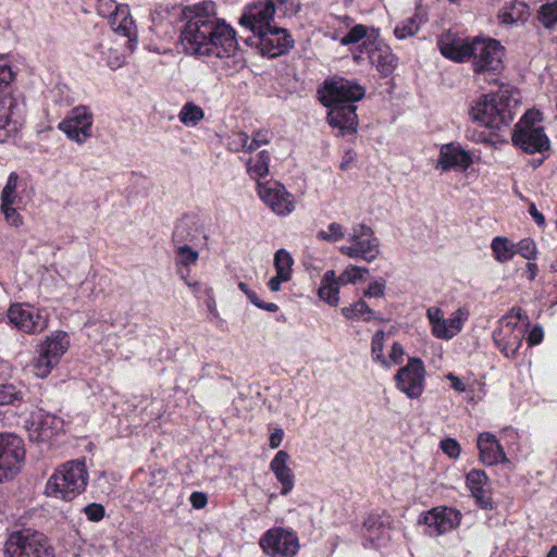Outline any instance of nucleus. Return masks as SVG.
<instances>
[{
  "label": "nucleus",
  "instance_id": "nucleus-27",
  "mask_svg": "<svg viewBox=\"0 0 557 557\" xmlns=\"http://www.w3.org/2000/svg\"><path fill=\"white\" fill-rule=\"evenodd\" d=\"M530 15V7L525 1L511 0L499 9L497 20L504 26H518L525 24Z\"/></svg>",
  "mask_w": 557,
  "mask_h": 557
},
{
  "label": "nucleus",
  "instance_id": "nucleus-32",
  "mask_svg": "<svg viewBox=\"0 0 557 557\" xmlns=\"http://www.w3.org/2000/svg\"><path fill=\"white\" fill-rule=\"evenodd\" d=\"M270 153L267 150H262L257 154L250 157L246 163L248 175L260 182L262 177H265L269 174V165H270Z\"/></svg>",
  "mask_w": 557,
  "mask_h": 557
},
{
  "label": "nucleus",
  "instance_id": "nucleus-23",
  "mask_svg": "<svg viewBox=\"0 0 557 557\" xmlns=\"http://www.w3.org/2000/svg\"><path fill=\"white\" fill-rule=\"evenodd\" d=\"M327 107L330 108L327 113V122L333 128H337L342 135L351 134L357 131V107L354 103H333Z\"/></svg>",
  "mask_w": 557,
  "mask_h": 557
},
{
  "label": "nucleus",
  "instance_id": "nucleus-7",
  "mask_svg": "<svg viewBox=\"0 0 557 557\" xmlns=\"http://www.w3.org/2000/svg\"><path fill=\"white\" fill-rule=\"evenodd\" d=\"M541 120L540 112L528 111L516 125L512 141L528 153L544 152L549 149V139L542 126H536Z\"/></svg>",
  "mask_w": 557,
  "mask_h": 557
},
{
  "label": "nucleus",
  "instance_id": "nucleus-8",
  "mask_svg": "<svg viewBox=\"0 0 557 557\" xmlns=\"http://www.w3.org/2000/svg\"><path fill=\"white\" fill-rule=\"evenodd\" d=\"M348 240L350 245L342 246L339 251L349 258L372 262L381 252L380 239L374 235L373 230L366 224L355 226Z\"/></svg>",
  "mask_w": 557,
  "mask_h": 557
},
{
  "label": "nucleus",
  "instance_id": "nucleus-49",
  "mask_svg": "<svg viewBox=\"0 0 557 557\" xmlns=\"http://www.w3.org/2000/svg\"><path fill=\"white\" fill-rule=\"evenodd\" d=\"M46 346V348H67L70 346V336L64 331H54L47 337Z\"/></svg>",
  "mask_w": 557,
  "mask_h": 557
},
{
  "label": "nucleus",
  "instance_id": "nucleus-62",
  "mask_svg": "<svg viewBox=\"0 0 557 557\" xmlns=\"http://www.w3.org/2000/svg\"><path fill=\"white\" fill-rule=\"evenodd\" d=\"M529 212L537 225H544L545 218L541 212H539V210L536 209V206L534 203L530 205Z\"/></svg>",
  "mask_w": 557,
  "mask_h": 557
},
{
  "label": "nucleus",
  "instance_id": "nucleus-21",
  "mask_svg": "<svg viewBox=\"0 0 557 557\" xmlns=\"http://www.w3.org/2000/svg\"><path fill=\"white\" fill-rule=\"evenodd\" d=\"M393 528V519L386 511L370 512L362 523V535L372 547H379L386 533Z\"/></svg>",
  "mask_w": 557,
  "mask_h": 557
},
{
  "label": "nucleus",
  "instance_id": "nucleus-31",
  "mask_svg": "<svg viewBox=\"0 0 557 557\" xmlns=\"http://www.w3.org/2000/svg\"><path fill=\"white\" fill-rule=\"evenodd\" d=\"M339 284L333 270L326 271L319 288V297L330 306H337L339 301Z\"/></svg>",
  "mask_w": 557,
  "mask_h": 557
},
{
  "label": "nucleus",
  "instance_id": "nucleus-45",
  "mask_svg": "<svg viewBox=\"0 0 557 557\" xmlns=\"http://www.w3.org/2000/svg\"><path fill=\"white\" fill-rule=\"evenodd\" d=\"M419 30V22L416 17H409L395 27L394 34L398 39H406Z\"/></svg>",
  "mask_w": 557,
  "mask_h": 557
},
{
  "label": "nucleus",
  "instance_id": "nucleus-50",
  "mask_svg": "<svg viewBox=\"0 0 557 557\" xmlns=\"http://www.w3.org/2000/svg\"><path fill=\"white\" fill-rule=\"evenodd\" d=\"M440 448L450 459H458L461 455V446L457 440L446 437L440 442Z\"/></svg>",
  "mask_w": 557,
  "mask_h": 557
},
{
  "label": "nucleus",
  "instance_id": "nucleus-17",
  "mask_svg": "<svg viewBox=\"0 0 557 557\" xmlns=\"http://www.w3.org/2000/svg\"><path fill=\"white\" fill-rule=\"evenodd\" d=\"M253 39V45L260 50L261 54L270 58L282 55L294 46V40L287 30L276 25L255 35Z\"/></svg>",
  "mask_w": 557,
  "mask_h": 557
},
{
  "label": "nucleus",
  "instance_id": "nucleus-35",
  "mask_svg": "<svg viewBox=\"0 0 557 557\" xmlns=\"http://www.w3.org/2000/svg\"><path fill=\"white\" fill-rule=\"evenodd\" d=\"M205 117V112L202 108L195 102L188 101L186 102L180 113L178 120L185 126H197L199 122H201Z\"/></svg>",
  "mask_w": 557,
  "mask_h": 557
},
{
  "label": "nucleus",
  "instance_id": "nucleus-13",
  "mask_svg": "<svg viewBox=\"0 0 557 557\" xmlns=\"http://www.w3.org/2000/svg\"><path fill=\"white\" fill-rule=\"evenodd\" d=\"M257 191L263 203L277 215H288L296 209L294 196L277 181L258 182Z\"/></svg>",
  "mask_w": 557,
  "mask_h": 557
},
{
  "label": "nucleus",
  "instance_id": "nucleus-56",
  "mask_svg": "<svg viewBox=\"0 0 557 557\" xmlns=\"http://www.w3.org/2000/svg\"><path fill=\"white\" fill-rule=\"evenodd\" d=\"M283 437H284V431L283 429H275L271 434H270V437H269V446L274 449V448H277L281 444H282V441H283Z\"/></svg>",
  "mask_w": 557,
  "mask_h": 557
},
{
  "label": "nucleus",
  "instance_id": "nucleus-34",
  "mask_svg": "<svg viewBox=\"0 0 557 557\" xmlns=\"http://www.w3.org/2000/svg\"><path fill=\"white\" fill-rule=\"evenodd\" d=\"M491 248L494 258L500 262H508L516 255V246L511 244L507 237L497 236L492 240Z\"/></svg>",
  "mask_w": 557,
  "mask_h": 557
},
{
  "label": "nucleus",
  "instance_id": "nucleus-5",
  "mask_svg": "<svg viewBox=\"0 0 557 557\" xmlns=\"http://www.w3.org/2000/svg\"><path fill=\"white\" fill-rule=\"evenodd\" d=\"M297 11L295 0H253L245 7L239 23L255 36L274 25L275 14L285 16Z\"/></svg>",
  "mask_w": 557,
  "mask_h": 557
},
{
  "label": "nucleus",
  "instance_id": "nucleus-48",
  "mask_svg": "<svg viewBox=\"0 0 557 557\" xmlns=\"http://www.w3.org/2000/svg\"><path fill=\"white\" fill-rule=\"evenodd\" d=\"M397 65V59L389 52H381L376 61L377 70L385 76L389 75Z\"/></svg>",
  "mask_w": 557,
  "mask_h": 557
},
{
  "label": "nucleus",
  "instance_id": "nucleus-44",
  "mask_svg": "<svg viewBox=\"0 0 557 557\" xmlns=\"http://www.w3.org/2000/svg\"><path fill=\"white\" fill-rule=\"evenodd\" d=\"M14 78L10 61L7 57L0 55V96L5 95L7 90Z\"/></svg>",
  "mask_w": 557,
  "mask_h": 557
},
{
  "label": "nucleus",
  "instance_id": "nucleus-47",
  "mask_svg": "<svg viewBox=\"0 0 557 557\" xmlns=\"http://www.w3.org/2000/svg\"><path fill=\"white\" fill-rule=\"evenodd\" d=\"M364 273H368L367 268L349 265L336 278L341 282V284L356 283L357 281L362 280Z\"/></svg>",
  "mask_w": 557,
  "mask_h": 557
},
{
  "label": "nucleus",
  "instance_id": "nucleus-10",
  "mask_svg": "<svg viewBox=\"0 0 557 557\" xmlns=\"http://www.w3.org/2000/svg\"><path fill=\"white\" fill-rule=\"evenodd\" d=\"M469 315L470 312L466 307H459L449 318H445L441 308L430 307L426 309L431 332L436 338L441 339H450L459 334Z\"/></svg>",
  "mask_w": 557,
  "mask_h": 557
},
{
  "label": "nucleus",
  "instance_id": "nucleus-19",
  "mask_svg": "<svg viewBox=\"0 0 557 557\" xmlns=\"http://www.w3.org/2000/svg\"><path fill=\"white\" fill-rule=\"evenodd\" d=\"M461 512L453 507L438 506L423 512L419 522L425 524L436 536L457 529L461 523Z\"/></svg>",
  "mask_w": 557,
  "mask_h": 557
},
{
  "label": "nucleus",
  "instance_id": "nucleus-54",
  "mask_svg": "<svg viewBox=\"0 0 557 557\" xmlns=\"http://www.w3.org/2000/svg\"><path fill=\"white\" fill-rule=\"evenodd\" d=\"M191 506L196 509H202L208 504V496L203 492H193L189 496Z\"/></svg>",
  "mask_w": 557,
  "mask_h": 557
},
{
  "label": "nucleus",
  "instance_id": "nucleus-24",
  "mask_svg": "<svg viewBox=\"0 0 557 557\" xmlns=\"http://www.w3.org/2000/svg\"><path fill=\"white\" fill-rule=\"evenodd\" d=\"M479 459L485 466H496L498 463L509 462L506 453L497 437L490 433H480L476 440Z\"/></svg>",
  "mask_w": 557,
  "mask_h": 557
},
{
  "label": "nucleus",
  "instance_id": "nucleus-25",
  "mask_svg": "<svg viewBox=\"0 0 557 557\" xmlns=\"http://www.w3.org/2000/svg\"><path fill=\"white\" fill-rule=\"evenodd\" d=\"M290 455L286 450H278L270 462V470L281 484V494L288 495L295 486V473L289 467Z\"/></svg>",
  "mask_w": 557,
  "mask_h": 557
},
{
  "label": "nucleus",
  "instance_id": "nucleus-18",
  "mask_svg": "<svg viewBox=\"0 0 557 557\" xmlns=\"http://www.w3.org/2000/svg\"><path fill=\"white\" fill-rule=\"evenodd\" d=\"M525 324L529 318L525 311L513 307L500 320V334L504 335V343L497 342L503 348H520L525 335Z\"/></svg>",
  "mask_w": 557,
  "mask_h": 557
},
{
  "label": "nucleus",
  "instance_id": "nucleus-16",
  "mask_svg": "<svg viewBox=\"0 0 557 557\" xmlns=\"http://www.w3.org/2000/svg\"><path fill=\"white\" fill-rule=\"evenodd\" d=\"M8 319L17 330L26 334L41 332L48 325L44 311L27 304L11 305Z\"/></svg>",
  "mask_w": 557,
  "mask_h": 557
},
{
  "label": "nucleus",
  "instance_id": "nucleus-36",
  "mask_svg": "<svg viewBox=\"0 0 557 557\" xmlns=\"http://www.w3.org/2000/svg\"><path fill=\"white\" fill-rule=\"evenodd\" d=\"M18 176L16 173H11L8 177L7 184L1 193V203L3 207L16 206L21 207L22 198L17 193Z\"/></svg>",
  "mask_w": 557,
  "mask_h": 557
},
{
  "label": "nucleus",
  "instance_id": "nucleus-58",
  "mask_svg": "<svg viewBox=\"0 0 557 557\" xmlns=\"http://www.w3.org/2000/svg\"><path fill=\"white\" fill-rule=\"evenodd\" d=\"M446 379L450 381L451 388H454L458 393H463L466 391V384L454 373L449 372L446 374Z\"/></svg>",
  "mask_w": 557,
  "mask_h": 557
},
{
  "label": "nucleus",
  "instance_id": "nucleus-30",
  "mask_svg": "<svg viewBox=\"0 0 557 557\" xmlns=\"http://www.w3.org/2000/svg\"><path fill=\"white\" fill-rule=\"evenodd\" d=\"M199 236V228L194 218L184 216L175 225L172 234L174 245H188Z\"/></svg>",
  "mask_w": 557,
  "mask_h": 557
},
{
  "label": "nucleus",
  "instance_id": "nucleus-28",
  "mask_svg": "<svg viewBox=\"0 0 557 557\" xmlns=\"http://www.w3.org/2000/svg\"><path fill=\"white\" fill-rule=\"evenodd\" d=\"M110 25L114 33L128 38L129 42L136 41V26L132 18L129 8L126 4H119L110 15Z\"/></svg>",
  "mask_w": 557,
  "mask_h": 557
},
{
  "label": "nucleus",
  "instance_id": "nucleus-14",
  "mask_svg": "<svg viewBox=\"0 0 557 557\" xmlns=\"http://www.w3.org/2000/svg\"><path fill=\"white\" fill-rule=\"evenodd\" d=\"M364 92V88L358 83L343 77H334L324 83V91L320 100L324 106L348 104L362 99Z\"/></svg>",
  "mask_w": 557,
  "mask_h": 557
},
{
  "label": "nucleus",
  "instance_id": "nucleus-22",
  "mask_svg": "<svg viewBox=\"0 0 557 557\" xmlns=\"http://www.w3.org/2000/svg\"><path fill=\"white\" fill-rule=\"evenodd\" d=\"M466 486L471 492L476 505L482 509H493L490 478L482 469H471L466 474Z\"/></svg>",
  "mask_w": 557,
  "mask_h": 557
},
{
  "label": "nucleus",
  "instance_id": "nucleus-38",
  "mask_svg": "<svg viewBox=\"0 0 557 557\" xmlns=\"http://www.w3.org/2000/svg\"><path fill=\"white\" fill-rule=\"evenodd\" d=\"M293 258L285 249H278L274 256V267L280 278H292Z\"/></svg>",
  "mask_w": 557,
  "mask_h": 557
},
{
  "label": "nucleus",
  "instance_id": "nucleus-52",
  "mask_svg": "<svg viewBox=\"0 0 557 557\" xmlns=\"http://www.w3.org/2000/svg\"><path fill=\"white\" fill-rule=\"evenodd\" d=\"M83 511L87 519L91 522H99L104 518L106 515L104 506L98 503L88 504L84 507Z\"/></svg>",
  "mask_w": 557,
  "mask_h": 557
},
{
  "label": "nucleus",
  "instance_id": "nucleus-42",
  "mask_svg": "<svg viewBox=\"0 0 557 557\" xmlns=\"http://www.w3.org/2000/svg\"><path fill=\"white\" fill-rule=\"evenodd\" d=\"M23 392L15 385H0V406L20 404L23 400Z\"/></svg>",
  "mask_w": 557,
  "mask_h": 557
},
{
  "label": "nucleus",
  "instance_id": "nucleus-6",
  "mask_svg": "<svg viewBox=\"0 0 557 557\" xmlns=\"http://www.w3.org/2000/svg\"><path fill=\"white\" fill-rule=\"evenodd\" d=\"M3 555L4 557H55V550L45 533L26 528L8 534Z\"/></svg>",
  "mask_w": 557,
  "mask_h": 557
},
{
  "label": "nucleus",
  "instance_id": "nucleus-15",
  "mask_svg": "<svg viewBox=\"0 0 557 557\" xmlns=\"http://www.w3.org/2000/svg\"><path fill=\"white\" fill-rule=\"evenodd\" d=\"M94 115L85 106L73 108L67 116L59 123V129L78 145H83L92 136Z\"/></svg>",
  "mask_w": 557,
  "mask_h": 557
},
{
  "label": "nucleus",
  "instance_id": "nucleus-55",
  "mask_svg": "<svg viewBox=\"0 0 557 557\" xmlns=\"http://www.w3.org/2000/svg\"><path fill=\"white\" fill-rule=\"evenodd\" d=\"M385 285L382 282H373L369 285L367 290L364 292V296L370 298H380L384 296Z\"/></svg>",
  "mask_w": 557,
  "mask_h": 557
},
{
  "label": "nucleus",
  "instance_id": "nucleus-9",
  "mask_svg": "<svg viewBox=\"0 0 557 557\" xmlns=\"http://www.w3.org/2000/svg\"><path fill=\"white\" fill-rule=\"evenodd\" d=\"M425 367L421 359L410 357L394 376L396 388L410 399H418L425 389Z\"/></svg>",
  "mask_w": 557,
  "mask_h": 557
},
{
  "label": "nucleus",
  "instance_id": "nucleus-57",
  "mask_svg": "<svg viewBox=\"0 0 557 557\" xmlns=\"http://www.w3.org/2000/svg\"><path fill=\"white\" fill-rule=\"evenodd\" d=\"M238 288L248 297V299L255 305V306H260V298L257 296V294L251 290L249 288V286L244 283V282H240L238 284Z\"/></svg>",
  "mask_w": 557,
  "mask_h": 557
},
{
  "label": "nucleus",
  "instance_id": "nucleus-59",
  "mask_svg": "<svg viewBox=\"0 0 557 557\" xmlns=\"http://www.w3.org/2000/svg\"><path fill=\"white\" fill-rule=\"evenodd\" d=\"M372 359L384 368L391 367V362L388 361L387 356L384 355V350H372Z\"/></svg>",
  "mask_w": 557,
  "mask_h": 557
},
{
  "label": "nucleus",
  "instance_id": "nucleus-11",
  "mask_svg": "<svg viewBox=\"0 0 557 557\" xmlns=\"http://www.w3.org/2000/svg\"><path fill=\"white\" fill-rule=\"evenodd\" d=\"M25 459L24 442L21 437L0 434V482L16 475Z\"/></svg>",
  "mask_w": 557,
  "mask_h": 557
},
{
  "label": "nucleus",
  "instance_id": "nucleus-1",
  "mask_svg": "<svg viewBox=\"0 0 557 557\" xmlns=\"http://www.w3.org/2000/svg\"><path fill=\"white\" fill-rule=\"evenodd\" d=\"M180 41L190 55L228 58L238 48L236 32L215 14V4L205 1L185 8Z\"/></svg>",
  "mask_w": 557,
  "mask_h": 557
},
{
  "label": "nucleus",
  "instance_id": "nucleus-37",
  "mask_svg": "<svg viewBox=\"0 0 557 557\" xmlns=\"http://www.w3.org/2000/svg\"><path fill=\"white\" fill-rule=\"evenodd\" d=\"M342 23L350 30L339 39L341 45L349 46L359 42L368 34V28L362 24L352 25L354 20L349 16L341 17Z\"/></svg>",
  "mask_w": 557,
  "mask_h": 557
},
{
  "label": "nucleus",
  "instance_id": "nucleus-39",
  "mask_svg": "<svg viewBox=\"0 0 557 557\" xmlns=\"http://www.w3.org/2000/svg\"><path fill=\"white\" fill-rule=\"evenodd\" d=\"M342 313L347 319H363L369 321L373 317V311L369 308L368 304L360 299L355 304L342 308Z\"/></svg>",
  "mask_w": 557,
  "mask_h": 557
},
{
  "label": "nucleus",
  "instance_id": "nucleus-4",
  "mask_svg": "<svg viewBox=\"0 0 557 557\" xmlns=\"http://www.w3.org/2000/svg\"><path fill=\"white\" fill-rule=\"evenodd\" d=\"M89 474L85 459L71 460L59 466L48 479L45 493L64 502H71L86 491Z\"/></svg>",
  "mask_w": 557,
  "mask_h": 557
},
{
  "label": "nucleus",
  "instance_id": "nucleus-51",
  "mask_svg": "<svg viewBox=\"0 0 557 557\" xmlns=\"http://www.w3.org/2000/svg\"><path fill=\"white\" fill-rule=\"evenodd\" d=\"M18 209L20 207L16 206L3 207L0 205V210L3 213L7 223L15 227H18L23 224V218L18 213Z\"/></svg>",
  "mask_w": 557,
  "mask_h": 557
},
{
  "label": "nucleus",
  "instance_id": "nucleus-3",
  "mask_svg": "<svg viewBox=\"0 0 557 557\" xmlns=\"http://www.w3.org/2000/svg\"><path fill=\"white\" fill-rule=\"evenodd\" d=\"M516 91L506 87L496 94L482 95L470 108L474 122L487 128L499 129L512 122L518 103Z\"/></svg>",
  "mask_w": 557,
  "mask_h": 557
},
{
  "label": "nucleus",
  "instance_id": "nucleus-40",
  "mask_svg": "<svg viewBox=\"0 0 557 557\" xmlns=\"http://www.w3.org/2000/svg\"><path fill=\"white\" fill-rule=\"evenodd\" d=\"M176 250L175 262L177 265L188 268L198 261L199 252L189 245H174Z\"/></svg>",
  "mask_w": 557,
  "mask_h": 557
},
{
  "label": "nucleus",
  "instance_id": "nucleus-53",
  "mask_svg": "<svg viewBox=\"0 0 557 557\" xmlns=\"http://www.w3.org/2000/svg\"><path fill=\"white\" fill-rule=\"evenodd\" d=\"M544 337V331L542 326L534 325L528 333L527 342L529 346H536L541 344Z\"/></svg>",
  "mask_w": 557,
  "mask_h": 557
},
{
  "label": "nucleus",
  "instance_id": "nucleus-33",
  "mask_svg": "<svg viewBox=\"0 0 557 557\" xmlns=\"http://www.w3.org/2000/svg\"><path fill=\"white\" fill-rule=\"evenodd\" d=\"M271 138L272 134L268 129L256 131L251 140H249V136L246 133H238V139L243 150L249 152L257 150L262 145H268L271 141Z\"/></svg>",
  "mask_w": 557,
  "mask_h": 557
},
{
  "label": "nucleus",
  "instance_id": "nucleus-26",
  "mask_svg": "<svg viewBox=\"0 0 557 557\" xmlns=\"http://www.w3.org/2000/svg\"><path fill=\"white\" fill-rule=\"evenodd\" d=\"M472 163V159L468 151L463 150L459 145H444L440 151L436 169L446 172L453 168H461L467 170Z\"/></svg>",
  "mask_w": 557,
  "mask_h": 557
},
{
  "label": "nucleus",
  "instance_id": "nucleus-46",
  "mask_svg": "<svg viewBox=\"0 0 557 557\" xmlns=\"http://www.w3.org/2000/svg\"><path fill=\"white\" fill-rule=\"evenodd\" d=\"M516 246V253H519L527 260H534L537 255L536 244L532 238H523Z\"/></svg>",
  "mask_w": 557,
  "mask_h": 557
},
{
  "label": "nucleus",
  "instance_id": "nucleus-64",
  "mask_svg": "<svg viewBox=\"0 0 557 557\" xmlns=\"http://www.w3.org/2000/svg\"><path fill=\"white\" fill-rule=\"evenodd\" d=\"M525 268H527L525 274H527L528 280L534 281L537 275V271H539L536 263L528 262Z\"/></svg>",
  "mask_w": 557,
  "mask_h": 557
},
{
  "label": "nucleus",
  "instance_id": "nucleus-41",
  "mask_svg": "<svg viewBox=\"0 0 557 557\" xmlns=\"http://www.w3.org/2000/svg\"><path fill=\"white\" fill-rule=\"evenodd\" d=\"M537 20L545 28H552L557 23V0L541 5Z\"/></svg>",
  "mask_w": 557,
  "mask_h": 557
},
{
  "label": "nucleus",
  "instance_id": "nucleus-2",
  "mask_svg": "<svg viewBox=\"0 0 557 557\" xmlns=\"http://www.w3.org/2000/svg\"><path fill=\"white\" fill-rule=\"evenodd\" d=\"M437 45L447 59L460 63L472 60L474 73L496 75L504 69L505 48L496 39L460 38L448 33L440 37Z\"/></svg>",
  "mask_w": 557,
  "mask_h": 557
},
{
  "label": "nucleus",
  "instance_id": "nucleus-20",
  "mask_svg": "<svg viewBox=\"0 0 557 557\" xmlns=\"http://www.w3.org/2000/svg\"><path fill=\"white\" fill-rule=\"evenodd\" d=\"M23 123V110L9 94L0 96V141L14 136Z\"/></svg>",
  "mask_w": 557,
  "mask_h": 557
},
{
  "label": "nucleus",
  "instance_id": "nucleus-43",
  "mask_svg": "<svg viewBox=\"0 0 557 557\" xmlns=\"http://www.w3.org/2000/svg\"><path fill=\"white\" fill-rule=\"evenodd\" d=\"M345 236V227L336 222L329 224L327 230H320L317 233V238L330 243H335L343 239Z\"/></svg>",
  "mask_w": 557,
  "mask_h": 557
},
{
  "label": "nucleus",
  "instance_id": "nucleus-29",
  "mask_svg": "<svg viewBox=\"0 0 557 557\" xmlns=\"http://www.w3.org/2000/svg\"><path fill=\"white\" fill-rule=\"evenodd\" d=\"M66 350H40L38 357L34 358L30 367L37 377H47L52 369L59 363Z\"/></svg>",
  "mask_w": 557,
  "mask_h": 557
},
{
  "label": "nucleus",
  "instance_id": "nucleus-63",
  "mask_svg": "<svg viewBox=\"0 0 557 557\" xmlns=\"http://www.w3.org/2000/svg\"><path fill=\"white\" fill-rule=\"evenodd\" d=\"M107 63L111 69L114 70L122 66L124 59L121 54L114 53L113 58H108Z\"/></svg>",
  "mask_w": 557,
  "mask_h": 557
},
{
  "label": "nucleus",
  "instance_id": "nucleus-12",
  "mask_svg": "<svg viewBox=\"0 0 557 557\" xmlns=\"http://www.w3.org/2000/svg\"><path fill=\"white\" fill-rule=\"evenodd\" d=\"M259 545L270 557H294L299 549L297 534L281 527L265 531Z\"/></svg>",
  "mask_w": 557,
  "mask_h": 557
},
{
  "label": "nucleus",
  "instance_id": "nucleus-60",
  "mask_svg": "<svg viewBox=\"0 0 557 557\" xmlns=\"http://www.w3.org/2000/svg\"><path fill=\"white\" fill-rule=\"evenodd\" d=\"M404 355H405V350H389L387 359L391 362V366L403 363Z\"/></svg>",
  "mask_w": 557,
  "mask_h": 557
},
{
  "label": "nucleus",
  "instance_id": "nucleus-61",
  "mask_svg": "<svg viewBox=\"0 0 557 557\" xmlns=\"http://www.w3.org/2000/svg\"><path fill=\"white\" fill-rule=\"evenodd\" d=\"M290 278H280V274L276 273V275L269 281L268 286L272 292H278L281 289V284L288 282Z\"/></svg>",
  "mask_w": 557,
  "mask_h": 557
}]
</instances>
